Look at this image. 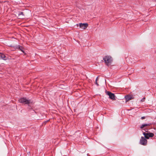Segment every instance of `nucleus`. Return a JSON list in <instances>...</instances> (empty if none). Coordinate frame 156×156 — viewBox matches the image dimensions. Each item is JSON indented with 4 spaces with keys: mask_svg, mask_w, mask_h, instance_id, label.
<instances>
[{
    "mask_svg": "<svg viewBox=\"0 0 156 156\" xmlns=\"http://www.w3.org/2000/svg\"><path fill=\"white\" fill-rule=\"evenodd\" d=\"M18 15H19V16H20L21 15L24 16L23 13V12H20L19 13Z\"/></svg>",
    "mask_w": 156,
    "mask_h": 156,
    "instance_id": "12",
    "label": "nucleus"
},
{
    "mask_svg": "<svg viewBox=\"0 0 156 156\" xmlns=\"http://www.w3.org/2000/svg\"><path fill=\"white\" fill-rule=\"evenodd\" d=\"M125 98L126 99V101H129L133 99L134 98V97L131 95H128L125 96Z\"/></svg>",
    "mask_w": 156,
    "mask_h": 156,
    "instance_id": "6",
    "label": "nucleus"
},
{
    "mask_svg": "<svg viewBox=\"0 0 156 156\" xmlns=\"http://www.w3.org/2000/svg\"><path fill=\"white\" fill-rule=\"evenodd\" d=\"M19 102L24 104H28L30 102V101L29 100L25 98H21L19 99Z\"/></svg>",
    "mask_w": 156,
    "mask_h": 156,
    "instance_id": "2",
    "label": "nucleus"
},
{
    "mask_svg": "<svg viewBox=\"0 0 156 156\" xmlns=\"http://www.w3.org/2000/svg\"><path fill=\"white\" fill-rule=\"evenodd\" d=\"M98 77H97V78H96V81H97L98 80Z\"/></svg>",
    "mask_w": 156,
    "mask_h": 156,
    "instance_id": "17",
    "label": "nucleus"
},
{
    "mask_svg": "<svg viewBox=\"0 0 156 156\" xmlns=\"http://www.w3.org/2000/svg\"><path fill=\"white\" fill-rule=\"evenodd\" d=\"M145 118V117L144 116H143L141 117V119H144Z\"/></svg>",
    "mask_w": 156,
    "mask_h": 156,
    "instance_id": "14",
    "label": "nucleus"
},
{
    "mask_svg": "<svg viewBox=\"0 0 156 156\" xmlns=\"http://www.w3.org/2000/svg\"><path fill=\"white\" fill-rule=\"evenodd\" d=\"M149 137H152L154 136V134L153 133H147Z\"/></svg>",
    "mask_w": 156,
    "mask_h": 156,
    "instance_id": "11",
    "label": "nucleus"
},
{
    "mask_svg": "<svg viewBox=\"0 0 156 156\" xmlns=\"http://www.w3.org/2000/svg\"><path fill=\"white\" fill-rule=\"evenodd\" d=\"M79 26L80 28L85 29L88 27V24L87 23H79V24H76L77 27H78Z\"/></svg>",
    "mask_w": 156,
    "mask_h": 156,
    "instance_id": "4",
    "label": "nucleus"
},
{
    "mask_svg": "<svg viewBox=\"0 0 156 156\" xmlns=\"http://www.w3.org/2000/svg\"><path fill=\"white\" fill-rule=\"evenodd\" d=\"M151 123H149V124H142L141 126L140 127V128L141 129H142L143 128H144V127L147 126H150L151 125Z\"/></svg>",
    "mask_w": 156,
    "mask_h": 156,
    "instance_id": "9",
    "label": "nucleus"
},
{
    "mask_svg": "<svg viewBox=\"0 0 156 156\" xmlns=\"http://www.w3.org/2000/svg\"><path fill=\"white\" fill-rule=\"evenodd\" d=\"M147 140L144 137L141 136L140 140V144L144 146L146 145L147 144Z\"/></svg>",
    "mask_w": 156,
    "mask_h": 156,
    "instance_id": "3",
    "label": "nucleus"
},
{
    "mask_svg": "<svg viewBox=\"0 0 156 156\" xmlns=\"http://www.w3.org/2000/svg\"><path fill=\"white\" fill-rule=\"evenodd\" d=\"M145 131H146V132H147V131H146V130H145Z\"/></svg>",
    "mask_w": 156,
    "mask_h": 156,
    "instance_id": "19",
    "label": "nucleus"
},
{
    "mask_svg": "<svg viewBox=\"0 0 156 156\" xmlns=\"http://www.w3.org/2000/svg\"><path fill=\"white\" fill-rule=\"evenodd\" d=\"M16 48L18 49L19 50L23 52L24 53L23 51L24 48L20 45H18L16 46Z\"/></svg>",
    "mask_w": 156,
    "mask_h": 156,
    "instance_id": "8",
    "label": "nucleus"
},
{
    "mask_svg": "<svg viewBox=\"0 0 156 156\" xmlns=\"http://www.w3.org/2000/svg\"><path fill=\"white\" fill-rule=\"evenodd\" d=\"M145 97H144L143 98H142V99H141V102H143L145 100Z\"/></svg>",
    "mask_w": 156,
    "mask_h": 156,
    "instance_id": "13",
    "label": "nucleus"
},
{
    "mask_svg": "<svg viewBox=\"0 0 156 156\" xmlns=\"http://www.w3.org/2000/svg\"><path fill=\"white\" fill-rule=\"evenodd\" d=\"M103 59L107 65H109L112 61V57L109 56H106L103 58Z\"/></svg>",
    "mask_w": 156,
    "mask_h": 156,
    "instance_id": "1",
    "label": "nucleus"
},
{
    "mask_svg": "<svg viewBox=\"0 0 156 156\" xmlns=\"http://www.w3.org/2000/svg\"><path fill=\"white\" fill-rule=\"evenodd\" d=\"M21 19H23V18L22 17H21Z\"/></svg>",
    "mask_w": 156,
    "mask_h": 156,
    "instance_id": "18",
    "label": "nucleus"
},
{
    "mask_svg": "<svg viewBox=\"0 0 156 156\" xmlns=\"http://www.w3.org/2000/svg\"><path fill=\"white\" fill-rule=\"evenodd\" d=\"M107 94L108 95L109 97V98L112 100H115V95L113 93H112L110 91H107L106 92Z\"/></svg>",
    "mask_w": 156,
    "mask_h": 156,
    "instance_id": "5",
    "label": "nucleus"
},
{
    "mask_svg": "<svg viewBox=\"0 0 156 156\" xmlns=\"http://www.w3.org/2000/svg\"><path fill=\"white\" fill-rule=\"evenodd\" d=\"M30 152H28L27 153V154H28V155L29 156V155H30Z\"/></svg>",
    "mask_w": 156,
    "mask_h": 156,
    "instance_id": "16",
    "label": "nucleus"
},
{
    "mask_svg": "<svg viewBox=\"0 0 156 156\" xmlns=\"http://www.w3.org/2000/svg\"><path fill=\"white\" fill-rule=\"evenodd\" d=\"M0 58L5 60L7 59V57L4 54L0 53Z\"/></svg>",
    "mask_w": 156,
    "mask_h": 156,
    "instance_id": "7",
    "label": "nucleus"
},
{
    "mask_svg": "<svg viewBox=\"0 0 156 156\" xmlns=\"http://www.w3.org/2000/svg\"><path fill=\"white\" fill-rule=\"evenodd\" d=\"M143 135L144 136V137L145 139H149V136H148V135L147 133H146L145 132H144L143 133Z\"/></svg>",
    "mask_w": 156,
    "mask_h": 156,
    "instance_id": "10",
    "label": "nucleus"
},
{
    "mask_svg": "<svg viewBox=\"0 0 156 156\" xmlns=\"http://www.w3.org/2000/svg\"><path fill=\"white\" fill-rule=\"evenodd\" d=\"M95 84L97 85V86H98L99 85V84H98V83L97 82V81H95Z\"/></svg>",
    "mask_w": 156,
    "mask_h": 156,
    "instance_id": "15",
    "label": "nucleus"
}]
</instances>
